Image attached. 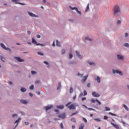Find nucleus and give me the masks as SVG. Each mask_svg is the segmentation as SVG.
<instances>
[{"label":"nucleus","mask_w":129,"mask_h":129,"mask_svg":"<svg viewBox=\"0 0 129 129\" xmlns=\"http://www.w3.org/2000/svg\"><path fill=\"white\" fill-rule=\"evenodd\" d=\"M20 102H21V103H23V104H27V103H28V102L25 100H21Z\"/></svg>","instance_id":"4468645a"},{"label":"nucleus","mask_w":129,"mask_h":129,"mask_svg":"<svg viewBox=\"0 0 129 129\" xmlns=\"http://www.w3.org/2000/svg\"><path fill=\"white\" fill-rule=\"evenodd\" d=\"M71 102H69L68 104H67L66 106L69 108L70 110L71 109H76V106H78L76 103L72 104L70 105ZM70 105V106H69Z\"/></svg>","instance_id":"f03ea898"},{"label":"nucleus","mask_w":129,"mask_h":129,"mask_svg":"<svg viewBox=\"0 0 129 129\" xmlns=\"http://www.w3.org/2000/svg\"><path fill=\"white\" fill-rule=\"evenodd\" d=\"M58 117L59 118H62V119H64V118H65V117H66V115L65 114V113H62V114L58 115Z\"/></svg>","instance_id":"39448f33"},{"label":"nucleus","mask_w":129,"mask_h":129,"mask_svg":"<svg viewBox=\"0 0 129 129\" xmlns=\"http://www.w3.org/2000/svg\"><path fill=\"white\" fill-rule=\"evenodd\" d=\"M66 50L65 49H62L61 51V54H65Z\"/></svg>","instance_id":"09e8293b"},{"label":"nucleus","mask_w":129,"mask_h":129,"mask_svg":"<svg viewBox=\"0 0 129 129\" xmlns=\"http://www.w3.org/2000/svg\"><path fill=\"white\" fill-rule=\"evenodd\" d=\"M13 3H17V2H20V0H11Z\"/></svg>","instance_id":"de8ad7c7"},{"label":"nucleus","mask_w":129,"mask_h":129,"mask_svg":"<svg viewBox=\"0 0 129 129\" xmlns=\"http://www.w3.org/2000/svg\"><path fill=\"white\" fill-rule=\"evenodd\" d=\"M91 102H92V103H95V102H96V100H94V99H92L91 100Z\"/></svg>","instance_id":"2f4dec72"},{"label":"nucleus","mask_w":129,"mask_h":129,"mask_svg":"<svg viewBox=\"0 0 129 129\" xmlns=\"http://www.w3.org/2000/svg\"><path fill=\"white\" fill-rule=\"evenodd\" d=\"M31 74H32V75H35V74H37V72H36V71H32Z\"/></svg>","instance_id":"c85d7f7f"},{"label":"nucleus","mask_w":129,"mask_h":129,"mask_svg":"<svg viewBox=\"0 0 129 129\" xmlns=\"http://www.w3.org/2000/svg\"><path fill=\"white\" fill-rule=\"evenodd\" d=\"M71 10H76V12L78 13V14H79V15H81V12L79 11H78V9H77L76 7L72 8V7H70Z\"/></svg>","instance_id":"423d86ee"},{"label":"nucleus","mask_w":129,"mask_h":129,"mask_svg":"<svg viewBox=\"0 0 129 129\" xmlns=\"http://www.w3.org/2000/svg\"><path fill=\"white\" fill-rule=\"evenodd\" d=\"M56 46H57V47H60L61 46L60 42L58 40H56Z\"/></svg>","instance_id":"b1692460"},{"label":"nucleus","mask_w":129,"mask_h":129,"mask_svg":"<svg viewBox=\"0 0 129 129\" xmlns=\"http://www.w3.org/2000/svg\"><path fill=\"white\" fill-rule=\"evenodd\" d=\"M4 50H6V51H11V49H10L9 48H7L6 47H5Z\"/></svg>","instance_id":"79ce46f5"},{"label":"nucleus","mask_w":129,"mask_h":129,"mask_svg":"<svg viewBox=\"0 0 129 129\" xmlns=\"http://www.w3.org/2000/svg\"><path fill=\"white\" fill-rule=\"evenodd\" d=\"M52 46H53V47H55V41H53Z\"/></svg>","instance_id":"69168bd1"},{"label":"nucleus","mask_w":129,"mask_h":129,"mask_svg":"<svg viewBox=\"0 0 129 129\" xmlns=\"http://www.w3.org/2000/svg\"><path fill=\"white\" fill-rule=\"evenodd\" d=\"M82 101H84V100H86V98H85V97L82 98Z\"/></svg>","instance_id":"864d4df0"},{"label":"nucleus","mask_w":129,"mask_h":129,"mask_svg":"<svg viewBox=\"0 0 129 129\" xmlns=\"http://www.w3.org/2000/svg\"><path fill=\"white\" fill-rule=\"evenodd\" d=\"M72 127V129H75V125H73Z\"/></svg>","instance_id":"052dcab7"},{"label":"nucleus","mask_w":129,"mask_h":129,"mask_svg":"<svg viewBox=\"0 0 129 129\" xmlns=\"http://www.w3.org/2000/svg\"><path fill=\"white\" fill-rule=\"evenodd\" d=\"M113 10V14L115 17H116L117 16H118V14H120V8H119V6L118 5L115 6L114 7Z\"/></svg>","instance_id":"f257e3e1"},{"label":"nucleus","mask_w":129,"mask_h":129,"mask_svg":"<svg viewBox=\"0 0 129 129\" xmlns=\"http://www.w3.org/2000/svg\"><path fill=\"white\" fill-rule=\"evenodd\" d=\"M14 58L15 59H16V60H17L18 62H24L25 61V60L21 58V57H20L14 56Z\"/></svg>","instance_id":"20e7f679"},{"label":"nucleus","mask_w":129,"mask_h":129,"mask_svg":"<svg viewBox=\"0 0 129 129\" xmlns=\"http://www.w3.org/2000/svg\"><path fill=\"white\" fill-rule=\"evenodd\" d=\"M77 75L78 76H83V75H81L79 73H78Z\"/></svg>","instance_id":"6e6d98bb"},{"label":"nucleus","mask_w":129,"mask_h":129,"mask_svg":"<svg viewBox=\"0 0 129 129\" xmlns=\"http://www.w3.org/2000/svg\"><path fill=\"white\" fill-rule=\"evenodd\" d=\"M85 39L88 40V41H92V39H90L89 37H86Z\"/></svg>","instance_id":"ea45409f"},{"label":"nucleus","mask_w":129,"mask_h":129,"mask_svg":"<svg viewBox=\"0 0 129 129\" xmlns=\"http://www.w3.org/2000/svg\"><path fill=\"white\" fill-rule=\"evenodd\" d=\"M83 119L84 120L85 122H87V119H86V118H85V117H83Z\"/></svg>","instance_id":"8fccbe9b"},{"label":"nucleus","mask_w":129,"mask_h":129,"mask_svg":"<svg viewBox=\"0 0 129 129\" xmlns=\"http://www.w3.org/2000/svg\"><path fill=\"white\" fill-rule=\"evenodd\" d=\"M94 120H96V121H98V122L101 121V120H100V119L99 118H94Z\"/></svg>","instance_id":"f704fd0d"},{"label":"nucleus","mask_w":129,"mask_h":129,"mask_svg":"<svg viewBox=\"0 0 129 129\" xmlns=\"http://www.w3.org/2000/svg\"><path fill=\"white\" fill-rule=\"evenodd\" d=\"M128 34H127V33H126L125 34V37H128Z\"/></svg>","instance_id":"680f3d73"},{"label":"nucleus","mask_w":129,"mask_h":129,"mask_svg":"<svg viewBox=\"0 0 129 129\" xmlns=\"http://www.w3.org/2000/svg\"><path fill=\"white\" fill-rule=\"evenodd\" d=\"M88 11H89V4H88L87 6V8H86V13H87V12H88Z\"/></svg>","instance_id":"412c9836"},{"label":"nucleus","mask_w":129,"mask_h":129,"mask_svg":"<svg viewBox=\"0 0 129 129\" xmlns=\"http://www.w3.org/2000/svg\"><path fill=\"white\" fill-rule=\"evenodd\" d=\"M40 83V81L38 80L35 82V84H39Z\"/></svg>","instance_id":"3c124183"},{"label":"nucleus","mask_w":129,"mask_h":129,"mask_svg":"<svg viewBox=\"0 0 129 129\" xmlns=\"http://www.w3.org/2000/svg\"><path fill=\"white\" fill-rule=\"evenodd\" d=\"M75 114H78V111H76V112H75V113H73L71 114V116H73V115H75Z\"/></svg>","instance_id":"473e14b6"},{"label":"nucleus","mask_w":129,"mask_h":129,"mask_svg":"<svg viewBox=\"0 0 129 129\" xmlns=\"http://www.w3.org/2000/svg\"><path fill=\"white\" fill-rule=\"evenodd\" d=\"M73 98L74 100H75V99H76V96H74L73 97Z\"/></svg>","instance_id":"13d9d810"},{"label":"nucleus","mask_w":129,"mask_h":129,"mask_svg":"<svg viewBox=\"0 0 129 129\" xmlns=\"http://www.w3.org/2000/svg\"><path fill=\"white\" fill-rule=\"evenodd\" d=\"M87 77H88V75H87L84 77V79L82 80V82H85L86 81V79H87Z\"/></svg>","instance_id":"f3484780"},{"label":"nucleus","mask_w":129,"mask_h":129,"mask_svg":"<svg viewBox=\"0 0 129 129\" xmlns=\"http://www.w3.org/2000/svg\"><path fill=\"white\" fill-rule=\"evenodd\" d=\"M36 37H37V38H41V36H40L39 35H37Z\"/></svg>","instance_id":"0e129e2a"},{"label":"nucleus","mask_w":129,"mask_h":129,"mask_svg":"<svg viewBox=\"0 0 129 129\" xmlns=\"http://www.w3.org/2000/svg\"><path fill=\"white\" fill-rule=\"evenodd\" d=\"M28 14L29 15V16H30V17H33L34 18H37V15L33 14L32 13L29 12Z\"/></svg>","instance_id":"9b49d317"},{"label":"nucleus","mask_w":129,"mask_h":129,"mask_svg":"<svg viewBox=\"0 0 129 129\" xmlns=\"http://www.w3.org/2000/svg\"><path fill=\"white\" fill-rule=\"evenodd\" d=\"M69 56L70 59H72V57H73V55H72V53H69Z\"/></svg>","instance_id":"c9c22d12"},{"label":"nucleus","mask_w":129,"mask_h":129,"mask_svg":"<svg viewBox=\"0 0 129 129\" xmlns=\"http://www.w3.org/2000/svg\"><path fill=\"white\" fill-rule=\"evenodd\" d=\"M80 96L81 97V96H83V93H81L80 94Z\"/></svg>","instance_id":"e2e57ef3"},{"label":"nucleus","mask_w":129,"mask_h":129,"mask_svg":"<svg viewBox=\"0 0 129 129\" xmlns=\"http://www.w3.org/2000/svg\"><path fill=\"white\" fill-rule=\"evenodd\" d=\"M105 109L106 111H109V110H110V108H109L107 107H105Z\"/></svg>","instance_id":"72a5a7b5"},{"label":"nucleus","mask_w":129,"mask_h":129,"mask_svg":"<svg viewBox=\"0 0 129 129\" xmlns=\"http://www.w3.org/2000/svg\"><path fill=\"white\" fill-rule=\"evenodd\" d=\"M71 121H73V122H76V119L75 118L73 117L71 119Z\"/></svg>","instance_id":"5701e85b"},{"label":"nucleus","mask_w":129,"mask_h":129,"mask_svg":"<svg viewBox=\"0 0 129 129\" xmlns=\"http://www.w3.org/2000/svg\"><path fill=\"white\" fill-rule=\"evenodd\" d=\"M29 89H30V90H33V89H34V85L30 86L29 87Z\"/></svg>","instance_id":"cd10ccee"},{"label":"nucleus","mask_w":129,"mask_h":129,"mask_svg":"<svg viewBox=\"0 0 129 129\" xmlns=\"http://www.w3.org/2000/svg\"><path fill=\"white\" fill-rule=\"evenodd\" d=\"M88 63L89 65H90V66H93L95 65V63H94V62H91L90 61H88Z\"/></svg>","instance_id":"f8f14e48"},{"label":"nucleus","mask_w":129,"mask_h":129,"mask_svg":"<svg viewBox=\"0 0 129 129\" xmlns=\"http://www.w3.org/2000/svg\"><path fill=\"white\" fill-rule=\"evenodd\" d=\"M56 107L58 109H63V108H64V106L63 105H59V106H57Z\"/></svg>","instance_id":"2eb2a0df"},{"label":"nucleus","mask_w":129,"mask_h":129,"mask_svg":"<svg viewBox=\"0 0 129 129\" xmlns=\"http://www.w3.org/2000/svg\"><path fill=\"white\" fill-rule=\"evenodd\" d=\"M37 54H38V55H40V56H43V55H44V54H43V53L40 52H37Z\"/></svg>","instance_id":"58836bf2"},{"label":"nucleus","mask_w":129,"mask_h":129,"mask_svg":"<svg viewBox=\"0 0 129 129\" xmlns=\"http://www.w3.org/2000/svg\"><path fill=\"white\" fill-rule=\"evenodd\" d=\"M95 80L97 81L98 83H100V78H99V77L97 76L95 79Z\"/></svg>","instance_id":"dca6fc26"},{"label":"nucleus","mask_w":129,"mask_h":129,"mask_svg":"<svg viewBox=\"0 0 129 129\" xmlns=\"http://www.w3.org/2000/svg\"><path fill=\"white\" fill-rule=\"evenodd\" d=\"M121 23V22L120 21V20H117V25H120Z\"/></svg>","instance_id":"a18cd8bd"},{"label":"nucleus","mask_w":129,"mask_h":129,"mask_svg":"<svg viewBox=\"0 0 129 129\" xmlns=\"http://www.w3.org/2000/svg\"><path fill=\"white\" fill-rule=\"evenodd\" d=\"M85 95H87V92L86 90H84V96H85Z\"/></svg>","instance_id":"a19ab883"},{"label":"nucleus","mask_w":129,"mask_h":129,"mask_svg":"<svg viewBox=\"0 0 129 129\" xmlns=\"http://www.w3.org/2000/svg\"><path fill=\"white\" fill-rule=\"evenodd\" d=\"M60 127L61 129H64V126L63 125V123H60Z\"/></svg>","instance_id":"c756f323"},{"label":"nucleus","mask_w":129,"mask_h":129,"mask_svg":"<svg viewBox=\"0 0 129 129\" xmlns=\"http://www.w3.org/2000/svg\"><path fill=\"white\" fill-rule=\"evenodd\" d=\"M1 46L2 48H3V49H5L6 48V45H5V44H4L3 43H1Z\"/></svg>","instance_id":"393cba45"},{"label":"nucleus","mask_w":129,"mask_h":129,"mask_svg":"<svg viewBox=\"0 0 129 129\" xmlns=\"http://www.w3.org/2000/svg\"><path fill=\"white\" fill-rule=\"evenodd\" d=\"M70 93H73V88H71V89L70 90Z\"/></svg>","instance_id":"37998d69"},{"label":"nucleus","mask_w":129,"mask_h":129,"mask_svg":"<svg viewBox=\"0 0 129 129\" xmlns=\"http://www.w3.org/2000/svg\"><path fill=\"white\" fill-rule=\"evenodd\" d=\"M26 88H22L21 89V91H22V92H26Z\"/></svg>","instance_id":"bb28decb"},{"label":"nucleus","mask_w":129,"mask_h":129,"mask_svg":"<svg viewBox=\"0 0 129 129\" xmlns=\"http://www.w3.org/2000/svg\"><path fill=\"white\" fill-rule=\"evenodd\" d=\"M96 102H97L98 103V104H99V105H100V104H101V102H100V101H98V100L96 99Z\"/></svg>","instance_id":"c03bdc74"},{"label":"nucleus","mask_w":129,"mask_h":129,"mask_svg":"<svg viewBox=\"0 0 129 129\" xmlns=\"http://www.w3.org/2000/svg\"><path fill=\"white\" fill-rule=\"evenodd\" d=\"M29 95H30L31 97H32V96H33V94H32V93H29Z\"/></svg>","instance_id":"338daca9"},{"label":"nucleus","mask_w":129,"mask_h":129,"mask_svg":"<svg viewBox=\"0 0 129 129\" xmlns=\"http://www.w3.org/2000/svg\"><path fill=\"white\" fill-rule=\"evenodd\" d=\"M44 64H45V65H47V67H50V64H49V63H48V62L47 61H44Z\"/></svg>","instance_id":"7c9ffc66"},{"label":"nucleus","mask_w":129,"mask_h":129,"mask_svg":"<svg viewBox=\"0 0 129 129\" xmlns=\"http://www.w3.org/2000/svg\"><path fill=\"white\" fill-rule=\"evenodd\" d=\"M60 88H61V83H59L58 84V86H57V90H59V89H60Z\"/></svg>","instance_id":"a878e982"},{"label":"nucleus","mask_w":129,"mask_h":129,"mask_svg":"<svg viewBox=\"0 0 129 129\" xmlns=\"http://www.w3.org/2000/svg\"><path fill=\"white\" fill-rule=\"evenodd\" d=\"M111 124H112V125H113L115 128L119 129V126H118L117 124H114L112 122L111 123Z\"/></svg>","instance_id":"1a4fd4ad"},{"label":"nucleus","mask_w":129,"mask_h":129,"mask_svg":"<svg viewBox=\"0 0 129 129\" xmlns=\"http://www.w3.org/2000/svg\"><path fill=\"white\" fill-rule=\"evenodd\" d=\"M20 121H21V118H19L17 120H16L14 123H19V122H20Z\"/></svg>","instance_id":"4be33fe9"},{"label":"nucleus","mask_w":129,"mask_h":129,"mask_svg":"<svg viewBox=\"0 0 129 129\" xmlns=\"http://www.w3.org/2000/svg\"><path fill=\"white\" fill-rule=\"evenodd\" d=\"M92 95H93V96H94V97H99V96H100L99 94H98L97 93H96V92H93L92 93Z\"/></svg>","instance_id":"6e6552de"},{"label":"nucleus","mask_w":129,"mask_h":129,"mask_svg":"<svg viewBox=\"0 0 129 129\" xmlns=\"http://www.w3.org/2000/svg\"><path fill=\"white\" fill-rule=\"evenodd\" d=\"M32 42L33 44H35V45H36L37 46H39V45H40V44H38L37 43V41H36V40H35V39H34V38H32Z\"/></svg>","instance_id":"9d476101"},{"label":"nucleus","mask_w":129,"mask_h":129,"mask_svg":"<svg viewBox=\"0 0 129 129\" xmlns=\"http://www.w3.org/2000/svg\"><path fill=\"white\" fill-rule=\"evenodd\" d=\"M18 115L17 114H14L12 115L13 117H16V116H17Z\"/></svg>","instance_id":"603ef678"},{"label":"nucleus","mask_w":129,"mask_h":129,"mask_svg":"<svg viewBox=\"0 0 129 129\" xmlns=\"http://www.w3.org/2000/svg\"><path fill=\"white\" fill-rule=\"evenodd\" d=\"M108 118V117H107V116H104V119H107Z\"/></svg>","instance_id":"5fc2aeb1"},{"label":"nucleus","mask_w":129,"mask_h":129,"mask_svg":"<svg viewBox=\"0 0 129 129\" xmlns=\"http://www.w3.org/2000/svg\"><path fill=\"white\" fill-rule=\"evenodd\" d=\"M25 124H26V125H29V122H25Z\"/></svg>","instance_id":"bf43d9fd"},{"label":"nucleus","mask_w":129,"mask_h":129,"mask_svg":"<svg viewBox=\"0 0 129 129\" xmlns=\"http://www.w3.org/2000/svg\"><path fill=\"white\" fill-rule=\"evenodd\" d=\"M112 72L113 74H115V73H117V74H119V75H122V73H121V72L119 70L115 71L114 70H112Z\"/></svg>","instance_id":"7ed1b4c3"},{"label":"nucleus","mask_w":129,"mask_h":129,"mask_svg":"<svg viewBox=\"0 0 129 129\" xmlns=\"http://www.w3.org/2000/svg\"><path fill=\"white\" fill-rule=\"evenodd\" d=\"M124 47H129V44L128 43H125L124 44Z\"/></svg>","instance_id":"49530a36"},{"label":"nucleus","mask_w":129,"mask_h":129,"mask_svg":"<svg viewBox=\"0 0 129 129\" xmlns=\"http://www.w3.org/2000/svg\"><path fill=\"white\" fill-rule=\"evenodd\" d=\"M123 107H124V108H125V109L126 110H128V108H127V106H126V105H123Z\"/></svg>","instance_id":"4c0bfd02"},{"label":"nucleus","mask_w":129,"mask_h":129,"mask_svg":"<svg viewBox=\"0 0 129 129\" xmlns=\"http://www.w3.org/2000/svg\"><path fill=\"white\" fill-rule=\"evenodd\" d=\"M84 123H82L80 126L79 129H84Z\"/></svg>","instance_id":"aec40b11"},{"label":"nucleus","mask_w":129,"mask_h":129,"mask_svg":"<svg viewBox=\"0 0 129 129\" xmlns=\"http://www.w3.org/2000/svg\"><path fill=\"white\" fill-rule=\"evenodd\" d=\"M27 33H28V35H30L31 34V31H28Z\"/></svg>","instance_id":"774afa93"},{"label":"nucleus","mask_w":129,"mask_h":129,"mask_svg":"<svg viewBox=\"0 0 129 129\" xmlns=\"http://www.w3.org/2000/svg\"><path fill=\"white\" fill-rule=\"evenodd\" d=\"M109 114H110L111 115H112V116H116V114H114V113H111V112H109Z\"/></svg>","instance_id":"e433bc0d"},{"label":"nucleus","mask_w":129,"mask_h":129,"mask_svg":"<svg viewBox=\"0 0 129 129\" xmlns=\"http://www.w3.org/2000/svg\"><path fill=\"white\" fill-rule=\"evenodd\" d=\"M0 58L1 59L2 61H3V62H6V58H5L4 56H0Z\"/></svg>","instance_id":"a211bd4d"},{"label":"nucleus","mask_w":129,"mask_h":129,"mask_svg":"<svg viewBox=\"0 0 129 129\" xmlns=\"http://www.w3.org/2000/svg\"><path fill=\"white\" fill-rule=\"evenodd\" d=\"M117 57L118 59V60H122L123 59V56H122V55H117Z\"/></svg>","instance_id":"ddd939ff"},{"label":"nucleus","mask_w":129,"mask_h":129,"mask_svg":"<svg viewBox=\"0 0 129 129\" xmlns=\"http://www.w3.org/2000/svg\"><path fill=\"white\" fill-rule=\"evenodd\" d=\"M90 85H91L90 83H88L87 84V87H90Z\"/></svg>","instance_id":"4d7b16f0"},{"label":"nucleus","mask_w":129,"mask_h":129,"mask_svg":"<svg viewBox=\"0 0 129 129\" xmlns=\"http://www.w3.org/2000/svg\"><path fill=\"white\" fill-rule=\"evenodd\" d=\"M51 108H53L52 105H49L44 107V109H45L46 111H48V110H50V109H51Z\"/></svg>","instance_id":"0eeeda50"},{"label":"nucleus","mask_w":129,"mask_h":129,"mask_svg":"<svg viewBox=\"0 0 129 129\" xmlns=\"http://www.w3.org/2000/svg\"><path fill=\"white\" fill-rule=\"evenodd\" d=\"M76 53L77 56H78L79 58H80V59H81V55H80V54H79V52H78V51H76Z\"/></svg>","instance_id":"6ab92c4d"}]
</instances>
